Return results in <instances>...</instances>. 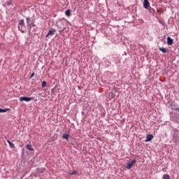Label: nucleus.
Segmentation results:
<instances>
[{"label":"nucleus","instance_id":"obj_16","mask_svg":"<svg viewBox=\"0 0 179 179\" xmlns=\"http://www.w3.org/2000/svg\"><path fill=\"white\" fill-rule=\"evenodd\" d=\"M75 174H78V172L76 171H73L71 173H70L71 176H75Z\"/></svg>","mask_w":179,"mask_h":179},{"label":"nucleus","instance_id":"obj_2","mask_svg":"<svg viewBox=\"0 0 179 179\" xmlns=\"http://www.w3.org/2000/svg\"><path fill=\"white\" fill-rule=\"evenodd\" d=\"M136 163V159H134L129 162H128L126 165V169H132V167H134V166H135V164Z\"/></svg>","mask_w":179,"mask_h":179},{"label":"nucleus","instance_id":"obj_19","mask_svg":"<svg viewBox=\"0 0 179 179\" xmlns=\"http://www.w3.org/2000/svg\"><path fill=\"white\" fill-rule=\"evenodd\" d=\"M27 22L29 24V18H27Z\"/></svg>","mask_w":179,"mask_h":179},{"label":"nucleus","instance_id":"obj_21","mask_svg":"<svg viewBox=\"0 0 179 179\" xmlns=\"http://www.w3.org/2000/svg\"><path fill=\"white\" fill-rule=\"evenodd\" d=\"M4 138L6 139V136H5Z\"/></svg>","mask_w":179,"mask_h":179},{"label":"nucleus","instance_id":"obj_13","mask_svg":"<svg viewBox=\"0 0 179 179\" xmlns=\"http://www.w3.org/2000/svg\"><path fill=\"white\" fill-rule=\"evenodd\" d=\"M65 13L66 16H71V10L68 9Z\"/></svg>","mask_w":179,"mask_h":179},{"label":"nucleus","instance_id":"obj_18","mask_svg":"<svg viewBox=\"0 0 179 179\" xmlns=\"http://www.w3.org/2000/svg\"><path fill=\"white\" fill-rule=\"evenodd\" d=\"M64 30H65V29H60L59 31V33H62V31H64Z\"/></svg>","mask_w":179,"mask_h":179},{"label":"nucleus","instance_id":"obj_20","mask_svg":"<svg viewBox=\"0 0 179 179\" xmlns=\"http://www.w3.org/2000/svg\"><path fill=\"white\" fill-rule=\"evenodd\" d=\"M176 110H177V111H179V108H177Z\"/></svg>","mask_w":179,"mask_h":179},{"label":"nucleus","instance_id":"obj_5","mask_svg":"<svg viewBox=\"0 0 179 179\" xmlns=\"http://www.w3.org/2000/svg\"><path fill=\"white\" fill-rule=\"evenodd\" d=\"M55 31H57L55 29L51 28L50 30L48 32V34L45 36L46 38L50 37V36H52Z\"/></svg>","mask_w":179,"mask_h":179},{"label":"nucleus","instance_id":"obj_3","mask_svg":"<svg viewBox=\"0 0 179 179\" xmlns=\"http://www.w3.org/2000/svg\"><path fill=\"white\" fill-rule=\"evenodd\" d=\"M33 98L31 97H26V96H21L20 97V101H31Z\"/></svg>","mask_w":179,"mask_h":179},{"label":"nucleus","instance_id":"obj_1","mask_svg":"<svg viewBox=\"0 0 179 179\" xmlns=\"http://www.w3.org/2000/svg\"><path fill=\"white\" fill-rule=\"evenodd\" d=\"M18 29L22 32L24 33L26 31V27L24 26V20H21L19 22Z\"/></svg>","mask_w":179,"mask_h":179},{"label":"nucleus","instance_id":"obj_11","mask_svg":"<svg viewBox=\"0 0 179 179\" xmlns=\"http://www.w3.org/2000/svg\"><path fill=\"white\" fill-rule=\"evenodd\" d=\"M6 111H10V108L2 109L0 108V113H6Z\"/></svg>","mask_w":179,"mask_h":179},{"label":"nucleus","instance_id":"obj_10","mask_svg":"<svg viewBox=\"0 0 179 179\" xmlns=\"http://www.w3.org/2000/svg\"><path fill=\"white\" fill-rule=\"evenodd\" d=\"M159 51H162L164 54H166V52H169V49L166 48H159Z\"/></svg>","mask_w":179,"mask_h":179},{"label":"nucleus","instance_id":"obj_15","mask_svg":"<svg viewBox=\"0 0 179 179\" xmlns=\"http://www.w3.org/2000/svg\"><path fill=\"white\" fill-rule=\"evenodd\" d=\"M45 86H47V82L43 81L42 82V87H45Z\"/></svg>","mask_w":179,"mask_h":179},{"label":"nucleus","instance_id":"obj_6","mask_svg":"<svg viewBox=\"0 0 179 179\" xmlns=\"http://www.w3.org/2000/svg\"><path fill=\"white\" fill-rule=\"evenodd\" d=\"M173 43H174V40L171 38L170 36L167 37V44L168 45H173Z\"/></svg>","mask_w":179,"mask_h":179},{"label":"nucleus","instance_id":"obj_9","mask_svg":"<svg viewBox=\"0 0 179 179\" xmlns=\"http://www.w3.org/2000/svg\"><path fill=\"white\" fill-rule=\"evenodd\" d=\"M26 149H27V150H29L30 152H33L34 150V148H33V147L30 144H27L26 145Z\"/></svg>","mask_w":179,"mask_h":179},{"label":"nucleus","instance_id":"obj_4","mask_svg":"<svg viewBox=\"0 0 179 179\" xmlns=\"http://www.w3.org/2000/svg\"><path fill=\"white\" fill-rule=\"evenodd\" d=\"M145 9H149L150 8V3L148 0H145L143 3Z\"/></svg>","mask_w":179,"mask_h":179},{"label":"nucleus","instance_id":"obj_8","mask_svg":"<svg viewBox=\"0 0 179 179\" xmlns=\"http://www.w3.org/2000/svg\"><path fill=\"white\" fill-rule=\"evenodd\" d=\"M153 139V135L152 134H148L147 135V139L145 140V142H150Z\"/></svg>","mask_w":179,"mask_h":179},{"label":"nucleus","instance_id":"obj_17","mask_svg":"<svg viewBox=\"0 0 179 179\" xmlns=\"http://www.w3.org/2000/svg\"><path fill=\"white\" fill-rule=\"evenodd\" d=\"M35 73H32L30 76V79H31V78H33L34 76Z\"/></svg>","mask_w":179,"mask_h":179},{"label":"nucleus","instance_id":"obj_14","mask_svg":"<svg viewBox=\"0 0 179 179\" xmlns=\"http://www.w3.org/2000/svg\"><path fill=\"white\" fill-rule=\"evenodd\" d=\"M163 179H170V175L169 174L164 175Z\"/></svg>","mask_w":179,"mask_h":179},{"label":"nucleus","instance_id":"obj_12","mask_svg":"<svg viewBox=\"0 0 179 179\" xmlns=\"http://www.w3.org/2000/svg\"><path fill=\"white\" fill-rule=\"evenodd\" d=\"M7 143H8L10 148H15V144H13V143L10 142V141L7 140Z\"/></svg>","mask_w":179,"mask_h":179},{"label":"nucleus","instance_id":"obj_7","mask_svg":"<svg viewBox=\"0 0 179 179\" xmlns=\"http://www.w3.org/2000/svg\"><path fill=\"white\" fill-rule=\"evenodd\" d=\"M69 136H70L69 134H64L62 136V138L66 139V141H67V142H69Z\"/></svg>","mask_w":179,"mask_h":179}]
</instances>
